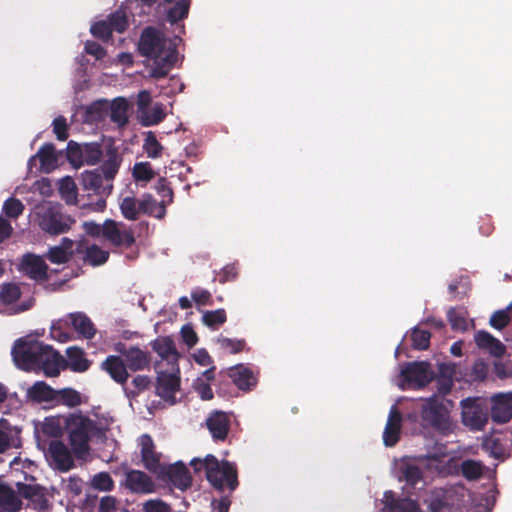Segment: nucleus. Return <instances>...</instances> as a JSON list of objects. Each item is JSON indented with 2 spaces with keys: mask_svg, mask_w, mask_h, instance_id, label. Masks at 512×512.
Returning a JSON list of instances; mask_svg holds the SVG:
<instances>
[{
  "mask_svg": "<svg viewBox=\"0 0 512 512\" xmlns=\"http://www.w3.org/2000/svg\"><path fill=\"white\" fill-rule=\"evenodd\" d=\"M15 365L23 371H42L57 377L65 369V358L52 346L38 340L18 339L11 351Z\"/></svg>",
  "mask_w": 512,
  "mask_h": 512,
  "instance_id": "obj_1",
  "label": "nucleus"
},
{
  "mask_svg": "<svg viewBox=\"0 0 512 512\" xmlns=\"http://www.w3.org/2000/svg\"><path fill=\"white\" fill-rule=\"evenodd\" d=\"M174 41L167 40L164 33L153 27H145L138 42V52L141 56L154 60L150 70V76L154 79L165 78L174 67L177 57V45Z\"/></svg>",
  "mask_w": 512,
  "mask_h": 512,
  "instance_id": "obj_2",
  "label": "nucleus"
},
{
  "mask_svg": "<svg viewBox=\"0 0 512 512\" xmlns=\"http://www.w3.org/2000/svg\"><path fill=\"white\" fill-rule=\"evenodd\" d=\"M190 465L195 472L203 469L210 485L219 492L228 490L232 493L239 485L237 466L234 462H220L214 455L208 454L204 459L193 458Z\"/></svg>",
  "mask_w": 512,
  "mask_h": 512,
  "instance_id": "obj_3",
  "label": "nucleus"
},
{
  "mask_svg": "<svg viewBox=\"0 0 512 512\" xmlns=\"http://www.w3.org/2000/svg\"><path fill=\"white\" fill-rule=\"evenodd\" d=\"M65 431L73 453L82 457L90 450V441L93 438L103 439L104 429L98 422L81 413L70 414L65 419Z\"/></svg>",
  "mask_w": 512,
  "mask_h": 512,
  "instance_id": "obj_4",
  "label": "nucleus"
},
{
  "mask_svg": "<svg viewBox=\"0 0 512 512\" xmlns=\"http://www.w3.org/2000/svg\"><path fill=\"white\" fill-rule=\"evenodd\" d=\"M451 400L433 395L422 406L421 418L423 422L443 435L454 431V425L450 417Z\"/></svg>",
  "mask_w": 512,
  "mask_h": 512,
  "instance_id": "obj_5",
  "label": "nucleus"
},
{
  "mask_svg": "<svg viewBox=\"0 0 512 512\" xmlns=\"http://www.w3.org/2000/svg\"><path fill=\"white\" fill-rule=\"evenodd\" d=\"M40 228L50 235H60L68 232L75 219L62 212L60 204L47 203L42 205L38 212Z\"/></svg>",
  "mask_w": 512,
  "mask_h": 512,
  "instance_id": "obj_6",
  "label": "nucleus"
},
{
  "mask_svg": "<svg viewBox=\"0 0 512 512\" xmlns=\"http://www.w3.org/2000/svg\"><path fill=\"white\" fill-rule=\"evenodd\" d=\"M162 363L157 364V378L155 393L165 402L174 405L177 402L176 393L180 390V369L179 366L169 367L163 370Z\"/></svg>",
  "mask_w": 512,
  "mask_h": 512,
  "instance_id": "obj_7",
  "label": "nucleus"
},
{
  "mask_svg": "<svg viewBox=\"0 0 512 512\" xmlns=\"http://www.w3.org/2000/svg\"><path fill=\"white\" fill-rule=\"evenodd\" d=\"M461 420L471 431H482L488 423L489 414L486 403L480 398H466L460 402Z\"/></svg>",
  "mask_w": 512,
  "mask_h": 512,
  "instance_id": "obj_8",
  "label": "nucleus"
},
{
  "mask_svg": "<svg viewBox=\"0 0 512 512\" xmlns=\"http://www.w3.org/2000/svg\"><path fill=\"white\" fill-rule=\"evenodd\" d=\"M103 238L114 247L130 248L135 243L134 231L123 222L106 219L103 223Z\"/></svg>",
  "mask_w": 512,
  "mask_h": 512,
  "instance_id": "obj_9",
  "label": "nucleus"
},
{
  "mask_svg": "<svg viewBox=\"0 0 512 512\" xmlns=\"http://www.w3.org/2000/svg\"><path fill=\"white\" fill-rule=\"evenodd\" d=\"M403 381L412 388L420 389L428 385L434 379V373L430 364L425 361L409 362L401 370Z\"/></svg>",
  "mask_w": 512,
  "mask_h": 512,
  "instance_id": "obj_10",
  "label": "nucleus"
},
{
  "mask_svg": "<svg viewBox=\"0 0 512 512\" xmlns=\"http://www.w3.org/2000/svg\"><path fill=\"white\" fill-rule=\"evenodd\" d=\"M16 488L20 497L29 501L28 507L37 511H46L49 508V500L43 486L17 482Z\"/></svg>",
  "mask_w": 512,
  "mask_h": 512,
  "instance_id": "obj_11",
  "label": "nucleus"
},
{
  "mask_svg": "<svg viewBox=\"0 0 512 512\" xmlns=\"http://www.w3.org/2000/svg\"><path fill=\"white\" fill-rule=\"evenodd\" d=\"M46 457L60 471L67 472L74 467V460L70 450L60 440H52L49 443Z\"/></svg>",
  "mask_w": 512,
  "mask_h": 512,
  "instance_id": "obj_12",
  "label": "nucleus"
},
{
  "mask_svg": "<svg viewBox=\"0 0 512 512\" xmlns=\"http://www.w3.org/2000/svg\"><path fill=\"white\" fill-rule=\"evenodd\" d=\"M162 479L168 480L173 486L184 491L192 484V477L189 469L182 463L164 466L163 471L158 473Z\"/></svg>",
  "mask_w": 512,
  "mask_h": 512,
  "instance_id": "obj_13",
  "label": "nucleus"
},
{
  "mask_svg": "<svg viewBox=\"0 0 512 512\" xmlns=\"http://www.w3.org/2000/svg\"><path fill=\"white\" fill-rule=\"evenodd\" d=\"M141 446V460L144 467L158 475L159 472L163 471L165 465L161 464L160 457L161 453L155 450V444L152 437L149 434H143L140 437Z\"/></svg>",
  "mask_w": 512,
  "mask_h": 512,
  "instance_id": "obj_14",
  "label": "nucleus"
},
{
  "mask_svg": "<svg viewBox=\"0 0 512 512\" xmlns=\"http://www.w3.org/2000/svg\"><path fill=\"white\" fill-rule=\"evenodd\" d=\"M104 176L100 169L86 170L81 174V185L84 190L91 191L96 195L108 196L111 194L113 185L111 182L104 184Z\"/></svg>",
  "mask_w": 512,
  "mask_h": 512,
  "instance_id": "obj_15",
  "label": "nucleus"
},
{
  "mask_svg": "<svg viewBox=\"0 0 512 512\" xmlns=\"http://www.w3.org/2000/svg\"><path fill=\"white\" fill-rule=\"evenodd\" d=\"M124 486L130 492L136 494H149L155 490L152 478L145 472L134 469L125 473Z\"/></svg>",
  "mask_w": 512,
  "mask_h": 512,
  "instance_id": "obj_16",
  "label": "nucleus"
},
{
  "mask_svg": "<svg viewBox=\"0 0 512 512\" xmlns=\"http://www.w3.org/2000/svg\"><path fill=\"white\" fill-rule=\"evenodd\" d=\"M491 418L497 424L512 419V393H499L492 397Z\"/></svg>",
  "mask_w": 512,
  "mask_h": 512,
  "instance_id": "obj_17",
  "label": "nucleus"
},
{
  "mask_svg": "<svg viewBox=\"0 0 512 512\" xmlns=\"http://www.w3.org/2000/svg\"><path fill=\"white\" fill-rule=\"evenodd\" d=\"M20 266L29 278L35 281L48 280V265L40 256L27 253L23 256Z\"/></svg>",
  "mask_w": 512,
  "mask_h": 512,
  "instance_id": "obj_18",
  "label": "nucleus"
},
{
  "mask_svg": "<svg viewBox=\"0 0 512 512\" xmlns=\"http://www.w3.org/2000/svg\"><path fill=\"white\" fill-rule=\"evenodd\" d=\"M101 369L105 371L116 383L124 385L128 378L129 373L123 356L109 355L101 363Z\"/></svg>",
  "mask_w": 512,
  "mask_h": 512,
  "instance_id": "obj_19",
  "label": "nucleus"
},
{
  "mask_svg": "<svg viewBox=\"0 0 512 512\" xmlns=\"http://www.w3.org/2000/svg\"><path fill=\"white\" fill-rule=\"evenodd\" d=\"M206 426L215 441H224L230 430L229 416L225 412L214 411L207 418Z\"/></svg>",
  "mask_w": 512,
  "mask_h": 512,
  "instance_id": "obj_20",
  "label": "nucleus"
},
{
  "mask_svg": "<svg viewBox=\"0 0 512 512\" xmlns=\"http://www.w3.org/2000/svg\"><path fill=\"white\" fill-rule=\"evenodd\" d=\"M153 350L158 354L162 361H166L169 367L178 366L179 353L174 341L169 337H158L152 342ZM163 364V362H161Z\"/></svg>",
  "mask_w": 512,
  "mask_h": 512,
  "instance_id": "obj_21",
  "label": "nucleus"
},
{
  "mask_svg": "<svg viewBox=\"0 0 512 512\" xmlns=\"http://www.w3.org/2000/svg\"><path fill=\"white\" fill-rule=\"evenodd\" d=\"M402 415L396 407H392L383 432V442L387 447H393L400 439Z\"/></svg>",
  "mask_w": 512,
  "mask_h": 512,
  "instance_id": "obj_22",
  "label": "nucleus"
},
{
  "mask_svg": "<svg viewBox=\"0 0 512 512\" xmlns=\"http://www.w3.org/2000/svg\"><path fill=\"white\" fill-rule=\"evenodd\" d=\"M36 159H39L41 170L45 173H49L57 168L58 155L54 144L50 142L44 143L38 152L29 159L28 164L31 165Z\"/></svg>",
  "mask_w": 512,
  "mask_h": 512,
  "instance_id": "obj_23",
  "label": "nucleus"
},
{
  "mask_svg": "<svg viewBox=\"0 0 512 512\" xmlns=\"http://www.w3.org/2000/svg\"><path fill=\"white\" fill-rule=\"evenodd\" d=\"M228 375L240 390L251 391L257 385L253 371L242 364L230 368Z\"/></svg>",
  "mask_w": 512,
  "mask_h": 512,
  "instance_id": "obj_24",
  "label": "nucleus"
},
{
  "mask_svg": "<svg viewBox=\"0 0 512 512\" xmlns=\"http://www.w3.org/2000/svg\"><path fill=\"white\" fill-rule=\"evenodd\" d=\"M384 511L385 512H419L418 504L407 498H397L391 490L384 493Z\"/></svg>",
  "mask_w": 512,
  "mask_h": 512,
  "instance_id": "obj_25",
  "label": "nucleus"
},
{
  "mask_svg": "<svg viewBox=\"0 0 512 512\" xmlns=\"http://www.w3.org/2000/svg\"><path fill=\"white\" fill-rule=\"evenodd\" d=\"M475 342L480 349L489 351L495 357H502L506 352V347L500 340L483 330L475 334Z\"/></svg>",
  "mask_w": 512,
  "mask_h": 512,
  "instance_id": "obj_26",
  "label": "nucleus"
},
{
  "mask_svg": "<svg viewBox=\"0 0 512 512\" xmlns=\"http://www.w3.org/2000/svg\"><path fill=\"white\" fill-rule=\"evenodd\" d=\"M74 330L85 339H92L96 334V328L91 319L82 312L70 313L67 316Z\"/></svg>",
  "mask_w": 512,
  "mask_h": 512,
  "instance_id": "obj_27",
  "label": "nucleus"
},
{
  "mask_svg": "<svg viewBox=\"0 0 512 512\" xmlns=\"http://www.w3.org/2000/svg\"><path fill=\"white\" fill-rule=\"evenodd\" d=\"M22 508L21 497L18 491L10 486L0 484V509L5 512H18Z\"/></svg>",
  "mask_w": 512,
  "mask_h": 512,
  "instance_id": "obj_28",
  "label": "nucleus"
},
{
  "mask_svg": "<svg viewBox=\"0 0 512 512\" xmlns=\"http://www.w3.org/2000/svg\"><path fill=\"white\" fill-rule=\"evenodd\" d=\"M127 367L132 371H140L150 364L149 355L138 347H130L122 353Z\"/></svg>",
  "mask_w": 512,
  "mask_h": 512,
  "instance_id": "obj_29",
  "label": "nucleus"
},
{
  "mask_svg": "<svg viewBox=\"0 0 512 512\" xmlns=\"http://www.w3.org/2000/svg\"><path fill=\"white\" fill-rule=\"evenodd\" d=\"M166 200H157L149 193H146L140 199L141 214H145L157 219H163L166 215Z\"/></svg>",
  "mask_w": 512,
  "mask_h": 512,
  "instance_id": "obj_30",
  "label": "nucleus"
},
{
  "mask_svg": "<svg viewBox=\"0 0 512 512\" xmlns=\"http://www.w3.org/2000/svg\"><path fill=\"white\" fill-rule=\"evenodd\" d=\"M67 360L66 368H69L73 372L82 373L89 369L90 361L85 357L83 349L79 347H69L66 351Z\"/></svg>",
  "mask_w": 512,
  "mask_h": 512,
  "instance_id": "obj_31",
  "label": "nucleus"
},
{
  "mask_svg": "<svg viewBox=\"0 0 512 512\" xmlns=\"http://www.w3.org/2000/svg\"><path fill=\"white\" fill-rule=\"evenodd\" d=\"M121 159L115 148L110 147L106 152V159L102 163L100 172L103 174L106 182H112L120 168Z\"/></svg>",
  "mask_w": 512,
  "mask_h": 512,
  "instance_id": "obj_32",
  "label": "nucleus"
},
{
  "mask_svg": "<svg viewBox=\"0 0 512 512\" xmlns=\"http://www.w3.org/2000/svg\"><path fill=\"white\" fill-rule=\"evenodd\" d=\"M56 396L57 392L44 381H37L28 389V397L38 403L53 401Z\"/></svg>",
  "mask_w": 512,
  "mask_h": 512,
  "instance_id": "obj_33",
  "label": "nucleus"
},
{
  "mask_svg": "<svg viewBox=\"0 0 512 512\" xmlns=\"http://www.w3.org/2000/svg\"><path fill=\"white\" fill-rule=\"evenodd\" d=\"M120 211L122 216L129 221H136L141 215L140 200L134 196H126L120 201Z\"/></svg>",
  "mask_w": 512,
  "mask_h": 512,
  "instance_id": "obj_34",
  "label": "nucleus"
},
{
  "mask_svg": "<svg viewBox=\"0 0 512 512\" xmlns=\"http://www.w3.org/2000/svg\"><path fill=\"white\" fill-rule=\"evenodd\" d=\"M128 103L125 98H116L111 104L110 119L119 127L128 123Z\"/></svg>",
  "mask_w": 512,
  "mask_h": 512,
  "instance_id": "obj_35",
  "label": "nucleus"
},
{
  "mask_svg": "<svg viewBox=\"0 0 512 512\" xmlns=\"http://www.w3.org/2000/svg\"><path fill=\"white\" fill-rule=\"evenodd\" d=\"M165 3L175 4L167 11V19L171 24L186 18L189 13L190 0H163Z\"/></svg>",
  "mask_w": 512,
  "mask_h": 512,
  "instance_id": "obj_36",
  "label": "nucleus"
},
{
  "mask_svg": "<svg viewBox=\"0 0 512 512\" xmlns=\"http://www.w3.org/2000/svg\"><path fill=\"white\" fill-rule=\"evenodd\" d=\"M132 176L136 183H140L141 186H145L155 178L156 172L153 170L149 162H137L133 166Z\"/></svg>",
  "mask_w": 512,
  "mask_h": 512,
  "instance_id": "obj_37",
  "label": "nucleus"
},
{
  "mask_svg": "<svg viewBox=\"0 0 512 512\" xmlns=\"http://www.w3.org/2000/svg\"><path fill=\"white\" fill-rule=\"evenodd\" d=\"M109 259V252L96 244L88 246L85 250L84 261L92 266H100Z\"/></svg>",
  "mask_w": 512,
  "mask_h": 512,
  "instance_id": "obj_38",
  "label": "nucleus"
},
{
  "mask_svg": "<svg viewBox=\"0 0 512 512\" xmlns=\"http://www.w3.org/2000/svg\"><path fill=\"white\" fill-rule=\"evenodd\" d=\"M166 117L164 106L161 103H156L152 108H148L141 114L142 124L144 126H154L159 124Z\"/></svg>",
  "mask_w": 512,
  "mask_h": 512,
  "instance_id": "obj_39",
  "label": "nucleus"
},
{
  "mask_svg": "<svg viewBox=\"0 0 512 512\" xmlns=\"http://www.w3.org/2000/svg\"><path fill=\"white\" fill-rule=\"evenodd\" d=\"M21 297V289L15 283H3L0 286V302L4 305L15 303Z\"/></svg>",
  "mask_w": 512,
  "mask_h": 512,
  "instance_id": "obj_40",
  "label": "nucleus"
},
{
  "mask_svg": "<svg viewBox=\"0 0 512 512\" xmlns=\"http://www.w3.org/2000/svg\"><path fill=\"white\" fill-rule=\"evenodd\" d=\"M102 154L101 145L96 142L86 143L82 146V159L88 165L97 164Z\"/></svg>",
  "mask_w": 512,
  "mask_h": 512,
  "instance_id": "obj_41",
  "label": "nucleus"
},
{
  "mask_svg": "<svg viewBox=\"0 0 512 512\" xmlns=\"http://www.w3.org/2000/svg\"><path fill=\"white\" fill-rule=\"evenodd\" d=\"M410 338L415 350H427L430 346L431 333L415 327L411 331Z\"/></svg>",
  "mask_w": 512,
  "mask_h": 512,
  "instance_id": "obj_42",
  "label": "nucleus"
},
{
  "mask_svg": "<svg viewBox=\"0 0 512 512\" xmlns=\"http://www.w3.org/2000/svg\"><path fill=\"white\" fill-rule=\"evenodd\" d=\"M143 150L149 158L156 159L162 155L163 146L157 140L155 134L149 131L143 143Z\"/></svg>",
  "mask_w": 512,
  "mask_h": 512,
  "instance_id": "obj_43",
  "label": "nucleus"
},
{
  "mask_svg": "<svg viewBox=\"0 0 512 512\" xmlns=\"http://www.w3.org/2000/svg\"><path fill=\"white\" fill-rule=\"evenodd\" d=\"M226 320V312L222 308L212 311H206L203 313L202 316L203 323L212 329H216L220 325H223L226 322Z\"/></svg>",
  "mask_w": 512,
  "mask_h": 512,
  "instance_id": "obj_44",
  "label": "nucleus"
},
{
  "mask_svg": "<svg viewBox=\"0 0 512 512\" xmlns=\"http://www.w3.org/2000/svg\"><path fill=\"white\" fill-rule=\"evenodd\" d=\"M111 31L123 33L128 27V20L123 11L117 10L110 14L107 19Z\"/></svg>",
  "mask_w": 512,
  "mask_h": 512,
  "instance_id": "obj_45",
  "label": "nucleus"
},
{
  "mask_svg": "<svg viewBox=\"0 0 512 512\" xmlns=\"http://www.w3.org/2000/svg\"><path fill=\"white\" fill-rule=\"evenodd\" d=\"M217 343L222 349L227 350L231 354L243 351L246 346V341L244 339H231L223 336H220L217 339Z\"/></svg>",
  "mask_w": 512,
  "mask_h": 512,
  "instance_id": "obj_46",
  "label": "nucleus"
},
{
  "mask_svg": "<svg viewBox=\"0 0 512 512\" xmlns=\"http://www.w3.org/2000/svg\"><path fill=\"white\" fill-rule=\"evenodd\" d=\"M24 208L23 203L15 197L8 198L3 204L4 214L13 219L18 218L23 213Z\"/></svg>",
  "mask_w": 512,
  "mask_h": 512,
  "instance_id": "obj_47",
  "label": "nucleus"
},
{
  "mask_svg": "<svg viewBox=\"0 0 512 512\" xmlns=\"http://www.w3.org/2000/svg\"><path fill=\"white\" fill-rule=\"evenodd\" d=\"M483 448L497 459L503 458L505 454L501 440L496 437H486L483 441Z\"/></svg>",
  "mask_w": 512,
  "mask_h": 512,
  "instance_id": "obj_48",
  "label": "nucleus"
},
{
  "mask_svg": "<svg viewBox=\"0 0 512 512\" xmlns=\"http://www.w3.org/2000/svg\"><path fill=\"white\" fill-rule=\"evenodd\" d=\"M461 472L466 479L475 480L482 475V466L474 460H465L461 464Z\"/></svg>",
  "mask_w": 512,
  "mask_h": 512,
  "instance_id": "obj_49",
  "label": "nucleus"
},
{
  "mask_svg": "<svg viewBox=\"0 0 512 512\" xmlns=\"http://www.w3.org/2000/svg\"><path fill=\"white\" fill-rule=\"evenodd\" d=\"M93 488L100 491H111L114 488V481L107 472H100L92 479Z\"/></svg>",
  "mask_w": 512,
  "mask_h": 512,
  "instance_id": "obj_50",
  "label": "nucleus"
},
{
  "mask_svg": "<svg viewBox=\"0 0 512 512\" xmlns=\"http://www.w3.org/2000/svg\"><path fill=\"white\" fill-rule=\"evenodd\" d=\"M155 190L162 198L161 200H166V205H169L173 202L174 193L169 181L165 177H160L158 179L155 184Z\"/></svg>",
  "mask_w": 512,
  "mask_h": 512,
  "instance_id": "obj_51",
  "label": "nucleus"
},
{
  "mask_svg": "<svg viewBox=\"0 0 512 512\" xmlns=\"http://www.w3.org/2000/svg\"><path fill=\"white\" fill-rule=\"evenodd\" d=\"M403 479L410 485H416L423 478L421 469L413 464H407L402 468Z\"/></svg>",
  "mask_w": 512,
  "mask_h": 512,
  "instance_id": "obj_52",
  "label": "nucleus"
},
{
  "mask_svg": "<svg viewBox=\"0 0 512 512\" xmlns=\"http://www.w3.org/2000/svg\"><path fill=\"white\" fill-rule=\"evenodd\" d=\"M90 32L94 37L103 41H108L112 36V31L107 20L94 23L91 26Z\"/></svg>",
  "mask_w": 512,
  "mask_h": 512,
  "instance_id": "obj_53",
  "label": "nucleus"
},
{
  "mask_svg": "<svg viewBox=\"0 0 512 512\" xmlns=\"http://www.w3.org/2000/svg\"><path fill=\"white\" fill-rule=\"evenodd\" d=\"M47 258L51 263L64 264L70 259V253L66 251L65 247L54 246L49 249Z\"/></svg>",
  "mask_w": 512,
  "mask_h": 512,
  "instance_id": "obj_54",
  "label": "nucleus"
},
{
  "mask_svg": "<svg viewBox=\"0 0 512 512\" xmlns=\"http://www.w3.org/2000/svg\"><path fill=\"white\" fill-rule=\"evenodd\" d=\"M57 394L63 403L70 407L78 406L81 403L80 393L72 388H64L57 392Z\"/></svg>",
  "mask_w": 512,
  "mask_h": 512,
  "instance_id": "obj_55",
  "label": "nucleus"
},
{
  "mask_svg": "<svg viewBox=\"0 0 512 512\" xmlns=\"http://www.w3.org/2000/svg\"><path fill=\"white\" fill-rule=\"evenodd\" d=\"M53 132L56 135V138L59 141H65L67 140L69 134H68V125L67 120L64 116H58L56 117L53 122Z\"/></svg>",
  "mask_w": 512,
  "mask_h": 512,
  "instance_id": "obj_56",
  "label": "nucleus"
},
{
  "mask_svg": "<svg viewBox=\"0 0 512 512\" xmlns=\"http://www.w3.org/2000/svg\"><path fill=\"white\" fill-rule=\"evenodd\" d=\"M448 321L454 330H465L467 328L466 318L455 308H450L447 312Z\"/></svg>",
  "mask_w": 512,
  "mask_h": 512,
  "instance_id": "obj_57",
  "label": "nucleus"
},
{
  "mask_svg": "<svg viewBox=\"0 0 512 512\" xmlns=\"http://www.w3.org/2000/svg\"><path fill=\"white\" fill-rule=\"evenodd\" d=\"M238 270L237 267L233 264H228L224 266L218 274V277L215 278L220 284H225L227 282H232L237 279Z\"/></svg>",
  "mask_w": 512,
  "mask_h": 512,
  "instance_id": "obj_58",
  "label": "nucleus"
},
{
  "mask_svg": "<svg viewBox=\"0 0 512 512\" xmlns=\"http://www.w3.org/2000/svg\"><path fill=\"white\" fill-rule=\"evenodd\" d=\"M67 158L74 165H81L82 159V146L74 141H69L67 145Z\"/></svg>",
  "mask_w": 512,
  "mask_h": 512,
  "instance_id": "obj_59",
  "label": "nucleus"
},
{
  "mask_svg": "<svg viewBox=\"0 0 512 512\" xmlns=\"http://www.w3.org/2000/svg\"><path fill=\"white\" fill-rule=\"evenodd\" d=\"M143 512H172V510L161 499H150L143 504Z\"/></svg>",
  "mask_w": 512,
  "mask_h": 512,
  "instance_id": "obj_60",
  "label": "nucleus"
},
{
  "mask_svg": "<svg viewBox=\"0 0 512 512\" xmlns=\"http://www.w3.org/2000/svg\"><path fill=\"white\" fill-rule=\"evenodd\" d=\"M510 322V316L505 310L494 312L490 318V325L498 330L505 328Z\"/></svg>",
  "mask_w": 512,
  "mask_h": 512,
  "instance_id": "obj_61",
  "label": "nucleus"
},
{
  "mask_svg": "<svg viewBox=\"0 0 512 512\" xmlns=\"http://www.w3.org/2000/svg\"><path fill=\"white\" fill-rule=\"evenodd\" d=\"M121 508L115 497L104 496L100 500L98 512H119Z\"/></svg>",
  "mask_w": 512,
  "mask_h": 512,
  "instance_id": "obj_62",
  "label": "nucleus"
},
{
  "mask_svg": "<svg viewBox=\"0 0 512 512\" xmlns=\"http://www.w3.org/2000/svg\"><path fill=\"white\" fill-rule=\"evenodd\" d=\"M191 298L197 305H213L211 293L205 289H195L191 292Z\"/></svg>",
  "mask_w": 512,
  "mask_h": 512,
  "instance_id": "obj_63",
  "label": "nucleus"
},
{
  "mask_svg": "<svg viewBox=\"0 0 512 512\" xmlns=\"http://www.w3.org/2000/svg\"><path fill=\"white\" fill-rule=\"evenodd\" d=\"M150 383H151V380L148 376L137 375L132 380V384L135 387V389L132 390L130 393L133 396H136V395L140 394L141 392H143L144 390H146L149 387Z\"/></svg>",
  "mask_w": 512,
  "mask_h": 512,
  "instance_id": "obj_64",
  "label": "nucleus"
}]
</instances>
